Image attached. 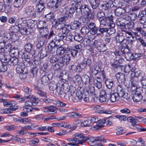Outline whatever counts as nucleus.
I'll use <instances>...</instances> for the list:
<instances>
[{"label":"nucleus","instance_id":"5701e85b","mask_svg":"<svg viewBox=\"0 0 146 146\" xmlns=\"http://www.w3.org/2000/svg\"><path fill=\"white\" fill-rule=\"evenodd\" d=\"M113 4V2L111 1H109L101 5V6L102 9L107 11L109 9Z\"/></svg>","mask_w":146,"mask_h":146},{"label":"nucleus","instance_id":"9d476101","mask_svg":"<svg viewBox=\"0 0 146 146\" xmlns=\"http://www.w3.org/2000/svg\"><path fill=\"white\" fill-rule=\"evenodd\" d=\"M145 13V12L143 11H141L139 12L137 18V20L142 24H143L146 22V15Z\"/></svg>","mask_w":146,"mask_h":146},{"label":"nucleus","instance_id":"423d86ee","mask_svg":"<svg viewBox=\"0 0 146 146\" xmlns=\"http://www.w3.org/2000/svg\"><path fill=\"white\" fill-rule=\"evenodd\" d=\"M6 59L7 61L6 62L7 64L11 66L16 65L19 62V59L18 58L16 57L13 56L12 57L9 56L7 57Z\"/></svg>","mask_w":146,"mask_h":146},{"label":"nucleus","instance_id":"39448f33","mask_svg":"<svg viewBox=\"0 0 146 146\" xmlns=\"http://www.w3.org/2000/svg\"><path fill=\"white\" fill-rule=\"evenodd\" d=\"M113 17L112 15L110 16L106 15L104 18L99 20L100 25L109 26L110 24H114L113 23Z\"/></svg>","mask_w":146,"mask_h":146},{"label":"nucleus","instance_id":"5fc2aeb1","mask_svg":"<svg viewBox=\"0 0 146 146\" xmlns=\"http://www.w3.org/2000/svg\"><path fill=\"white\" fill-rule=\"evenodd\" d=\"M98 49L100 52H104L107 49V47L105 44H100L99 46L98 47Z\"/></svg>","mask_w":146,"mask_h":146},{"label":"nucleus","instance_id":"9b49d317","mask_svg":"<svg viewBox=\"0 0 146 146\" xmlns=\"http://www.w3.org/2000/svg\"><path fill=\"white\" fill-rule=\"evenodd\" d=\"M105 122V121L104 119L98 120L96 125H93V128H94V130H99L104 127Z\"/></svg>","mask_w":146,"mask_h":146},{"label":"nucleus","instance_id":"473e14b6","mask_svg":"<svg viewBox=\"0 0 146 146\" xmlns=\"http://www.w3.org/2000/svg\"><path fill=\"white\" fill-rule=\"evenodd\" d=\"M40 79L41 83L44 85H47L50 81L49 77L46 75L43 76Z\"/></svg>","mask_w":146,"mask_h":146},{"label":"nucleus","instance_id":"338daca9","mask_svg":"<svg viewBox=\"0 0 146 146\" xmlns=\"http://www.w3.org/2000/svg\"><path fill=\"white\" fill-rule=\"evenodd\" d=\"M106 15L105 13L102 11H99L97 13V19H100L101 18H104Z\"/></svg>","mask_w":146,"mask_h":146},{"label":"nucleus","instance_id":"1a4fd4ad","mask_svg":"<svg viewBox=\"0 0 146 146\" xmlns=\"http://www.w3.org/2000/svg\"><path fill=\"white\" fill-rule=\"evenodd\" d=\"M117 92L116 93L121 97H123L127 100H128L129 99V96L126 97L125 95L124 90L123 88L122 85H118L117 87Z\"/></svg>","mask_w":146,"mask_h":146},{"label":"nucleus","instance_id":"c756f323","mask_svg":"<svg viewBox=\"0 0 146 146\" xmlns=\"http://www.w3.org/2000/svg\"><path fill=\"white\" fill-rule=\"evenodd\" d=\"M134 23L133 21H129V23L125 24V27L121 28V30L123 29H126V31L131 30L134 27Z\"/></svg>","mask_w":146,"mask_h":146},{"label":"nucleus","instance_id":"2f4dec72","mask_svg":"<svg viewBox=\"0 0 146 146\" xmlns=\"http://www.w3.org/2000/svg\"><path fill=\"white\" fill-rule=\"evenodd\" d=\"M107 95L105 90H102L100 94L99 100L100 102H104L106 101Z\"/></svg>","mask_w":146,"mask_h":146},{"label":"nucleus","instance_id":"4be33fe9","mask_svg":"<svg viewBox=\"0 0 146 146\" xmlns=\"http://www.w3.org/2000/svg\"><path fill=\"white\" fill-rule=\"evenodd\" d=\"M82 81L83 83V85L85 87H89L90 85V78L88 75H85L82 78Z\"/></svg>","mask_w":146,"mask_h":146},{"label":"nucleus","instance_id":"e433bc0d","mask_svg":"<svg viewBox=\"0 0 146 146\" xmlns=\"http://www.w3.org/2000/svg\"><path fill=\"white\" fill-rule=\"evenodd\" d=\"M47 23L44 21H41L37 23V28L41 29L47 27Z\"/></svg>","mask_w":146,"mask_h":146},{"label":"nucleus","instance_id":"f8f14e48","mask_svg":"<svg viewBox=\"0 0 146 146\" xmlns=\"http://www.w3.org/2000/svg\"><path fill=\"white\" fill-rule=\"evenodd\" d=\"M115 76L119 83L121 84L124 83L126 80L125 74L123 73L119 72Z\"/></svg>","mask_w":146,"mask_h":146},{"label":"nucleus","instance_id":"f704fd0d","mask_svg":"<svg viewBox=\"0 0 146 146\" xmlns=\"http://www.w3.org/2000/svg\"><path fill=\"white\" fill-rule=\"evenodd\" d=\"M59 87L57 86V84L54 82H50L49 84V88L50 90L54 91L58 88Z\"/></svg>","mask_w":146,"mask_h":146},{"label":"nucleus","instance_id":"69168bd1","mask_svg":"<svg viewBox=\"0 0 146 146\" xmlns=\"http://www.w3.org/2000/svg\"><path fill=\"white\" fill-rule=\"evenodd\" d=\"M115 24H110L109 26V31H110V33L111 34H112L115 33V29H114L115 27Z\"/></svg>","mask_w":146,"mask_h":146},{"label":"nucleus","instance_id":"4468645a","mask_svg":"<svg viewBox=\"0 0 146 146\" xmlns=\"http://www.w3.org/2000/svg\"><path fill=\"white\" fill-rule=\"evenodd\" d=\"M18 108V106H16L14 107L3 109L0 110V112L2 113H12L13 111L16 110Z\"/></svg>","mask_w":146,"mask_h":146},{"label":"nucleus","instance_id":"bf43d9fd","mask_svg":"<svg viewBox=\"0 0 146 146\" xmlns=\"http://www.w3.org/2000/svg\"><path fill=\"white\" fill-rule=\"evenodd\" d=\"M82 139H83L82 140H78L77 141L78 142L76 143H74V146H78L80 144L82 145L86 141H87L88 139V137H86L82 138Z\"/></svg>","mask_w":146,"mask_h":146},{"label":"nucleus","instance_id":"7c9ffc66","mask_svg":"<svg viewBox=\"0 0 146 146\" xmlns=\"http://www.w3.org/2000/svg\"><path fill=\"white\" fill-rule=\"evenodd\" d=\"M66 26L68 28H67L66 27H63L62 28H61L60 30V31H61L62 33H61V34H62V35L64 36V37L66 36L67 34L68 33L69 31L68 29L69 28H71V26L69 25H67Z\"/></svg>","mask_w":146,"mask_h":146},{"label":"nucleus","instance_id":"49530a36","mask_svg":"<svg viewBox=\"0 0 146 146\" xmlns=\"http://www.w3.org/2000/svg\"><path fill=\"white\" fill-rule=\"evenodd\" d=\"M82 80L81 76L77 75L75 76L74 79V82L75 84V85L78 86L81 83Z\"/></svg>","mask_w":146,"mask_h":146},{"label":"nucleus","instance_id":"f257e3e1","mask_svg":"<svg viewBox=\"0 0 146 146\" xmlns=\"http://www.w3.org/2000/svg\"><path fill=\"white\" fill-rule=\"evenodd\" d=\"M85 90L83 87H77L76 95L74 98V102H78L82 99L85 102L89 100V92L88 91H85Z\"/></svg>","mask_w":146,"mask_h":146},{"label":"nucleus","instance_id":"c85d7f7f","mask_svg":"<svg viewBox=\"0 0 146 146\" xmlns=\"http://www.w3.org/2000/svg\"><path fill=\"white\" fill-rule=\"evenodd\" d=\"M91 73L94 75H96L99 73L101 72V69L99 66H96L94 68L90 69Z\"/></svg>","mask_w":146,"mask_h":146},{"label":"nucleus","instance_id":"20e7f679","mask_svg":"<svg viewBox=\"0 0 146 146\" xmlns=\"http://www.w3.org/2000/svg\"><path fill=\"white\" fill-rule=\"evenodd\" d=\"M23 13V15L27 18L34 17L36 15L34 8L31 6H29L24 8Z\"/></svg>","mask_w":146,"mask_h":146},{"label":"nucleus","instance_id":"4c0bfd02","mask_svg":"<svg viewBox=\"0 0 146 146\" xmlns=\"http://www.w3.org/2000/svg\"><path fill=\"white\" fill-rule=\"evenodd\" d=\"M60 88L66 93H67L70 90V87L68 84L66 83L62 84Z\"/></svg>","mask_w":146,"mask_h":146},{"label":"nucleus","instance_id":"dca6fc26","mask_svg":"<svg viewBox=\"0 0 146 146\" xmlns=\"http://www.w3.org/2000/svg\"><path fill=\"white\" fill-rule=\"evenodd\" d=\"M93 81L95 86L98 89H100L102 86L101 79L99 77H95L93 78Z\"/></svg>","mask_w":146,"mask_h":146},{"label":"nucleus","instance_id":"de8ad7c7","mask_svg":"<svg viewBox=\"0 0 146 146\" xmlns=\"http://www.w3.org/2000/svg\"><path fill=\"white\" fill-rule=\"evenodd\" d=\"M125 58L127 60L130 61L134 59V56L133 53L130 52L129 51L126 53L125 55Z\"/></svg>","mask_w":146,"mask_h":146},{"label":"nucleus","instance_id":"cd10ccee","mask_svg":"<svg viewBox=\"0 0 146 146\" xmlns=\"http://www.w3.org/2000/svg\"><path fill=\"white\" fill-rule=\"evenodd\" d=\"M105 84L107 88L109 89H111L113 85V80L110 78H108L105 81Z\"/></svg>","mask_w":146,"mask_h":146},{"label":"nucleus","instance_id":"b1692460","mask_svg":"<svg viewBox=\"0 0 146 146\" xmlns=\"http://www.w3.org/2000/svg\"><path fill=\"white\" fill-rule=\"evenodd\" d=\"M124 33L120 32L117 34V35L116 37V39L117 42L120 43V45H122L123 42L124 40V35H123Z\"/></svg>","mask_w":146,"mask_h":146},{"label":"nucleus","instance_id":"774afa93","mask_svg":"<svg viewBox=\"0 0 146 146\" xmlns=\"http://www.w3.org/2000/svg\"><path fill=\"white\" fill-rule=\"evenodd\" d=\"M19 29V27L17 25L12 26L10 29V30L14 33H17Z\"/></svg>","mask_w":146,"mask_h":146},{"label":"nucleus","instance_id":"8fccbe9b","mask_svg":"<svg viewBox=\"0 0 146 146\" xmlns=\"http://www.w3.org/2000/svg\"><path fill=\"white\" fill-rule=\"evenodd\" d=\"M142 95L133 94L132 99L133 101L136 102H139L142 99Z\"/></svg>","mask_w":146,"mask_h":146},{"label":"nucleus","instance_id":"ddd939ff","mask_svg":"<svg viewBox=\"0 0 146 146\" xmlns=\"http://www.w3.org/2000/svg\"><path fill=\"white\" fill-rule=\"evenodd\" d=\"M70 60V57L68 54H65L59 60V62L64 65H67Z\"/></svg>","mask_w":146,"mask_h":146},{"label":"nucleus","instance_id":"bb28decb","mask_svg":"<svg viewBox=\"0 0 146 146\" xmlns=\"http://www.w3.org/2000/svg\"><path fill=\"white\" fill-rule=\"evenodd\" d=\"M125 12V10L124 8H122L120 7L116 9L114 11V13L116 16L120 17Z\"/></svg>","mask_w":146,"mask_h":146},{"label":"nucleus","instance_id":"09e8293b","mask_svg":"<svg viewBox=\"0 0 146 146\" xmlns=\"http://www.w3.org/2000/svg\"><path fill=\"white\" fill-rule=\"evenodd\" d=\"M116 25L121 28L125 27V24L124 22V20L121 18H119L116 20Z\"/></svg>","mask_w":146,"mask_h":146},{"label":"nucleus","instance_id":"79ce46f5","mask_svg":"<svg viewBox=\"0 0 146 146\" xmlns=\"http://www.w3.org/2000/svg\"><path fill=\"white\" fill-rule=\"evenodd\" d=\"M33 45L30 42L27 43L24 46L25 50L28 52H30L33 49Z\"/></svg>","mask_w":146,"mask_h":146},{"label":"nucleus","instance_id":"393cba45","mask_svg":"<svg viewBox=\"0 0 146 146\" xmlns=\"http://www.w3.org/2000/svg\"><path fill=\"white\" fill-rule=\"evenodd\" d=\"M88 1L93 9H96L100 4L98 0H88Z\"/></svg>","mask_w":146,"mask_h":146},{"label":"nucleus","instance_id":"c03bdc74","mask_svg":"<svg viewBox=\"0 0 146 146\" xmlns=\"http://www.w3.org/2000/svg\"><path fill=\"white\" fill-rule=\"evenodd\" d=\"M74 141L75 142L79 140V139H82L85 137L82 133H75L74 135Z\"/></svg>","mask_w":146,"mask_h":146},{"label":"nucleus","instance_id":"4d7b16f0","mask_svg":"<svg viewBox=\"0 0 146 146\" xmlns=\"http://www.w3.org/2000/svg\"><path fill=\"white\" fill-rule=\"evenodd\" d=\"M48 63L47 62L44 63L43 65L40 68V73H43L46 71L47 68L48 66Z\"/></svg>","mask_w":146,"mask_h":146},{"label":"nucleus","instance_id":"6e6d98bb","mask_svg":"<svg viewBox=\"0 0 146 146\" xmlns=\"http://www.w3.org/2000/svg\"><path fill=\"white\" fill-rule=\"evenodd\" d=\"M44 4L42 3H40L37 4L36 5L37 10L39 12L42 11L44 8Z\"/></svg>","mask_w":146,"mask_h":146},{"label":"nucleus","instance_id":"c9c22d12","mask_svg":"<svg viewBox=\"0 0 146 146\" xmlns=\"http://www.w3.org/2000/svg\"><path fill=\"white\" fill-rule=\"evenodd\" d=\"M56 91L58 94V95L59 97L61 98H65L66 93L61 89L60 87L57 88Z\"/></svg>","mask_w":146,"mask_h":146},{"label":"nucleus","instance_id":"58836bf2","mask_svg":"<svg viewBox=\"0 0 146 146\" xmlns=\"http://www.w3.org/2000/svg\"><path fill=\"white\" fill-rule=\"evenodd\" d=\"M38 70V68L36 66L32 68L30 70V76L31 77L36 76Z\"/></svg>","mask_w":146,"mask_h":146},{"label":"nucleus","instance_id":"a878e982","mask_svg":"<svg viewBox=\"0 0 146 146\" xmlns=\"http://www.w3.org/2000/svg\"><path fill=\"white\" fill-rule=\"evenodd\" d=\"M80 11L81 13H83L84 15L87 14L90 11L89 9L88 6L87 5L84 4L82 5L80 9Z\"/></svg>","mask_w":146,"mask_h":146},{"label":"nucleus","instance_id":"72a5a7b5","mask_svg":"<svg viewBox=\"0 0 146 146\" xmlns=\"http://www.w3.org/2000/svg\"><path fill=\"white\" fill-rule=\"evenodd\" d=\"M57 73L58 74L57 76H56L61 79V80H65L66 81L68 80V78H66V74H64L62 72L57 71Z\"/></svg>","mask_w":146,"mask_h":146},{"label":"nucleus","instance_id":"052dcab7","mask_svg":"<svg viewBox=\"0 0 146 146\" xmlns=\"http://www.w3.org/2000/svg\"><path fill=\"white\" fill-rule=\"evenodd\" d=\"M24 0H15L14 6L16 7H19L21 5L23 2Z\"/></svg>","mask_w":146,"mask_h":146},{"label":"nucleus","instance_id":"680f3d73","mask_svg":"<svg viewBox=\"0 0 146 146\" xmlns=\"http://www.w3.org/2000/svg\"><path fill=\"white\" fill-rule=\"evenodd\" d=\"M46 20L47 21H50L54 17V14L52 12H50L45 15Z\"/></svg>","mask_w":146,"mask_h":146},{"label":"nucleus","instance_id":"a211bd4d","mask_svg":"<svg viewBox=\"0 0 146 146\" xmlns=\"http://www.w3.org/2000/svg\"><path fill=\"white\" fill-rule=\"evenodd\" d=\"M88 28L91 29V31L93 33V35L97 33L98 34V28L96 26V24L92 22H90L88 25Z\"/></svg>","mask_w":146,"mask_h":146},{"label":"nucleus","instance_id":"aec40b11","mask_svg":"<svg viewBox=\"0 0 146 146\" xmlns=\"http://www.w3.org/2000/svg\"><path fill=\"white\" fill-rule=\"evenodd\" d=\"M133 41V39H126L123 42L122 45L129 49L131 47Z\"/></svg>","mask_w":146,"mask_h":146},{"label":"nucleus","instance_id":"13d9d810","mask_svg":"<svg viewBox=\"0 0 146 146\" xmlns=\"http://www.w3.org/2000/svg\"><path fill=\"white\" fill-rule=\"evenodd\" d=\"M73 92L72 91L68 92L66 93L65 99L67 100H72V101Z\"/></svg>","mask_w":146,"mask_h":146},{"label":"nucleus","instance_id":"37998d69","mask_svg":"<svg viewBox=\"0 0 146 146\" xmlns=\"http://www.w3.org/2000/svg\"><path fill=\"white\" fill-rule=\"evenodd\" d=\"M9 55H6L4 52H0V62L2 64L3 63H6V62L7 61L6 58Z\"/></svg>","mask_w":146,"mask_h":146},{"label":"nucleus","instance_id":"ea45409f","mask_svg":"<svg viewBox=\"0 0 146 146\" xmlns=\"http://www.w3.org/2000/svg\"><path fill=\"white\" fill-rule=\"evenodd\" d=\"M122 31L125 33V36L127 38V39H133L134 37L133 36L132 34L130 32H129V31H126V29H123L121 30Z\"/></svg>","mask_w":146,"mask_h":146},{"label":"nucleus","instance_id":"a18cd8bd","mask_svg":"<svg viewBox=\"0 0 146 146\" xmlns=\"http://www.w3.org/2000/svg\"><path fill=\"white\" fill-rule=\"evenodd\" d=\"M58 48H56V53L57 55L61 56L65 53V48L62 47L58 46Z\"/></svg>","mask_w":146,"mask_h":146},{"label":"nucleus","instance_id":"2eb2a0df","mask_svg":"<svg viewBox=\"0 0 146 146\" xmlns=\"http://www.w3.org/2000/svg\"><path fill=\"white\" fill-rule=\"evenodd\" d=\"M133 75L135 77L138 78L141 81L143 79L145 76V74L142 72H141L140 70H135L133 72Z\"/></svg>","mask_w":146,"mask_h":146},{"label":"nucleus","instance_id":"0e129e2a","mask_svg":"<svg viewBox=\"0 0 146 146\" xmlns=\"http://www.w3.org/2000/svg\"><path fill=\"white\" fill-rule=\"evenodd\" d=\"M11 46V45L10 43H8L6 45L5 44V47H4L3 49L4 52L7 53L8 52H10Z\"/></svg>","mask_w":146,"mask_h":146},{"label":"nucleus","instance_id":"e2e57ef3","mask_svg":"<svg viewBox=\"0 0 146 146\" xmlns=\"http://www.w3.org/2000/svg\"><path fill=\"white\" fill-rule=\"evenodd\" d=\"M99 28V29L98 28V32H100L99 33H98L100 35L101 34H103L105 32H108L109 31V29L108 28L102 27L100 26Z\"/></svg>","mask_w":146,"mask_h":146},{"label":"nucleus","instance_id":"f3484780","mask_svg":"<svg viewBox=\"0 0 146 146\" xmlns=\"http://www.w3.org/2000/svg\"><path fill=\"white\" fill-rule=\"evenodd\" d=\"M131 86L135 87H138L140 80H139L138 78L135 77L133 75L132 73L131 74Z\"/></svg>","mask_w":146,"mask_h":146},{"label":"nucleus","instance_id":"a19ab883","mask_svg":"<svg viewBox=\"0 0 146 146\" xmlns=\"http://www.w3.org/2000/svg\"><path fill=\"white\" fill-rule=\"evenodd\" d=\"M82 50V46L80 44L75 45L74 49V53L75 55H76L77 52H80Z\"/></svg>","mask_w":146,"mask_h":146},{"label":"nucleus","instance_id":"f03ea898","mask_svg":"<svg viewBox=\"0 0 146 146\" xmlns=\"http://www.w3.org/2000/svg\"><path fill=\"white\" fill-rule=\"evenodd\" d=\"M39 101V99L37 98H33L32 100H26L25 103V106L23 107V110L27 112H32L33 110L32 106H36Z\"/></svg>","mask_w":146,"mask_h":146},{"label":"nucleus","instance_id":"6e6552de","mask_svg":"<svg viewBox=\"0 0 146 146\" xmlns=\"http://www.w3.org/2000/svg\"><path fill=\"white\" fill-rule=\"evenodd\" d=\"M58 46L54 44L53 42H50L48 45V50L47 52L48 54L51 56L55 51L56 48Z\"/></svg>","mask_w":146,"mask_h":146},{"label":"nucleus","instance_id":"603ef678","mask_svg":"<svg viewBox=\"0 0 146 146\" xmlns=\"http://www.w3.org/2000/svg\"><path fill=\"white\" fill-rule=\"evenodd\" d=\"M86 89H85V91H88L89 92V94H92L94 93L95 91V89L94 87L92 86L90 84L89 87H85Z\"/></svg>","mask_w":146,"mask_h":146},{"label":"nucleus","instance_id":"412c9836","mask_svg":"<svg viewBox=\"0 0 146 146\" xmlns=\"http://www.w3.org/2000/svg\"><path fill=\"white\" fill-rule=\"evenodd\" d=\"M110 101L112 102H114L118 101L120 98L121 97L116 93H113L111 94L110 95Z\"/></svg>","mask_w":146,"mask_h":146},{"label":"nucleus","instance_id":"0eeeda50","mask_svg":"<svg viewBox=\"0 0 146 146\" xmlns=\"http://www.w3.org/2000/svg\"><path fill=\"white\" fill-rule=\"evenodd\" d=\"M64 38V36L62 35L61 33H60L55 36V37L54 39H52L51 42H53L54 44L59 46H61L60 42H62V40Z\"/></svg>","mask_w":146,"mask_h":146},{"label":"nucleus","instance_id":"6ab92c4d","mask_svg":"<svg viewBox=\"0 0 146 146\" xmlns=\"http://www.w3.org/2000/svg\"><path fill=\"white\" fill-rule=\"evenodd\" d=\"M25 68V64L23 63H20L17 66L16 69V72L18 74L24 72Z\"/></svg>","mask_w":146,"mask_h":146},{"label":"nucleus","instance_id":"3c124183","mask_svg":"<svg viewBox=\"0 0 146 146\" xmlns=\"http://www.w3.org/2000/svg\"><path fill=\"white\" fill-rule=\"evenodd\" d=\"M48 33V29L46 27L40 30V33L41 35L44 37L47 36Z\"/></svg>","mask_w":146,"mask_h":146},{"label":"nucleus","instance_id":"864d4df0","mask_svg":"<svg viewBox=\"0 0 146 146\" xmlns=\"http://www.w3.org/2000/svg\"><path fill=\"white\" fill-rule=\"evenodd\" d=\"M119 49H120L121 53L123 55H125L126 53H127L128 51H129L128 48L122 45H121L119 47Z\"/></svg>","mask_w":146,"mask_h":146},{"label":"nucleus","instance_id":"7ed1b4c3","mask_svg":"<svg viewBox=\"0 0 146 146\" xmlns=\"http://www.w3.org/2000/svg\"><path fill=\"white\" fill-rule=\"evenodd\" d=\"M81 0H74V2L76 3L74 7V14L75 15V19H78L80 18V9L82 4L80 2Z\"/></svg>","mask_w":146,"mask_h":146}]
</instances>
